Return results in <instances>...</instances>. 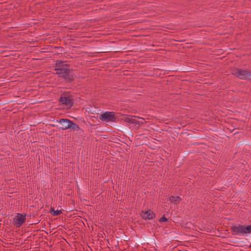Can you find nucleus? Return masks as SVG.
I'll return each instance as SVG.
<instances>
[{
	"instance_id": "nucleus-5",
	"label": "nucleus",
	"mask_w": 251,
	"mask_h": 251,
	"mask_svg": "<svg viewBox=\"0 0 251 251\" xmlns=\"http://www.w3.org/2000/svg\"><path fill=\"white\" fill-rule=\"evenodd\" d=\"M99 119L102 121L116 122L118 117L115 112L107 111L101 114Z\"/></svg>"
},
{
	"instance_id": "nucleus-8",
	"label": "nucleus",
	"mask_w": 251,
	"mask_h": 251,
	"mask_svg": "<svg viewBox=\"0 0 251 251\" xmlns=\"http://www.w3.org/2000/svg\"><path fill=\"white\" fill-rule=\"evenodd\" d=\"M140 215L145 220H152L156 217V214L151 209H148L147 211L142 210Z\"/></svg>"
},
{
	"instance_id": "nucleus-12",
	"label": "nucleus",
	"mask_w": 251,
	"mask_h": 251,
	"mask_svg": "<svg viewBox=\"0 0 251 251\" xmlns=\"http://www.w3.org/2000/svg\"><path fill=\"white\" fill-rule=\"evenodd\" d=\"M181 224V226L182 227H184V228H186L187 229H191L193 226V225L190 222H182Z\"/></svg>"
},
{
	"instance_id": "nucleus-13",
	"label": "nucleus",
	"mask_w": 251,
	"mask_h": 251,
	"mask_svg": "<svg viewBox=\"0 0 251 251\" xmlns=\"http://www.w3.org/2000/svg\"><path fill=\"white\" fill-rule=\"evenodd\" d=\"M244 235L251 233V225L247 226H244Z\"/></svg>"
},
{
	"instance_id": "nucleus-4",
	"label": "nucleus",
	"mask_w": 251,
	"mask_h": 251,
	"mask_svg": "<svg viewBox=\"0 0 251 251\" xmlns=\"http://www.w3.org/2000/svg\"><path fill=\"white\" fill-rule=\"evenodd\" d=\"M59 102L69 108H71L74 103L73 96L69 92H65L62 94L59 99Z\"/></svg>"
},
{
	"instance_id": "nucleus-2",
	"label": "nucleus",
	"mask_w": 251,
	"mask_h": 251,
	"mask_svg": "<svg viewBox=\"0 0 251 251\" xmlns=\"http://www.w3.org/2000/svg\"><path fill=\"white\" fill-rule=\"evenodd\" d=\"M232 75L242 80H251V70H244L237 67L231 69Z\"/></svg>"
},
{
	"instance_id": "nucleus-6",
	"label": "nucleus",
	"mask_w": 251,
	"mask_h": 251,
	"mask_svg": "<svg viewBox=\"0 0 251 251\" xmlns=\"http://www.w3.org/2000/svg\"><path fill=\"white\" fill-rule=\"evenodd\" d=\"M25 214L18 213L17 215L13 218V224L17 227H20L25 221Z\"/></svg>"
},
{
	"instance_id": "nucleus-3",
	"label": "nucleus",
	"mask_w": 251,
	"mask_h": 251,
	"mask_svg": "<svg viewBox=\"0 0 251 251\" xmlns=\"http://www.w3.org/2000/svg\"><path fill=\"white\" fill-rule=\"evenodd\" d=\"M57 122L59 123V125L57 126L59 127V129L62 130L71 128L74 130L78 131L80 129V128L77 125L67 119H61L59 121H57Z\"/></svg>"
},
{
	"instance_id": "nucleus-15",
	"label": "nucleus",
	"mask_w": 251,
	"mask_h": 251,
	"mask_svg": "<svg viewBox=\"0 0 251 251\" xmlns=\"http://www.w3.org/2000/svg\"><path fill=\"white\" fill-rule=\"evenodd\" d=\"M109 51V50L108 49H99L97 50V52H107Z\"/></svg>"
},
{
	"instance_id": "nucleus-9",
	"label": "nucleus",
	"mask_w": 251,
	"mask_h": 251,
	"mask_svg": "<svg viewBox=\"0 0 251 251\" xmlns=\"http://www.w3.org/2000/svg\"><path fill=\"white\" fill-rule=\"evenodd\" d=\"M125 121L128 123L134 124L136 128H139L141 125L144 124L143 122L139 121L136 119L133 118L127 117L125 119Z\"/></svg>"
},
{
	"instance_id": "nucleus-17",
	"label": "nucleus",
	"mask_w": 251,
	"mask_h": 251,
	"mask_svg": "<svg viewBox=\"0 0 251 251\" xmlns=\"http://www.w3.org/2000/svg\"><path fill=\"white\" fill-rule=\"evenodd\" d=\"M168 220V219L167 218H166L164 215H163L162 217H161L159 220V221L161 223V222H167Z\"/></svg>"
},
{
	"instance_id": "nucleus-14",
	"label": "nucleus",
	"mask_w": 251,
	"mask_h": 251,
	"mask_svg": "<svg viewBox=\"0 0 251 251\" xmlns=\"http://www.w3.org/2000/svg\"><path fill=\"white\" fill-rule=\"evenodd\" d=\"M147 242H148V244H150V245L153 246L156 245L155 240L154 239H151L148 237H146Z\"/></svg>"
},
{
	"instance_id": "nucleus-16",
	"label": "nucleus",
	"mask_w": 251,
	"mask_h": 251,
	"mask_svg": "<svg viewBox=\"0 0 251 251\" xmlns=\"http://www.w3.org/2000/svg\"><path fill=\"white\" fill-rule=\"evenodd\" d=\"M146 240V237L142 240H138L137 241V243L142 245H144L145 244V243L147 242V241Z\"/></svg>"
},
{
	"instance_id": "nucleus-11",
	"label": "nucleus",
	"mask_w": 251,
	"mask_h": 251,
	"mask_svg": "<svg viewBox=\"0 0 251 251\" xmlns=\"http://www.w3.org/2000/svg\"><path fill=\"white\" fill-rule=\"evenodd\" d=\"M50 212L53 216H58V215H60L62 213V210H55V209L53 207H51Z\"/></svg>"
},
{
	"instance_id": "nucleus-10",
	"label": "nucleus",
	"mask_w": 251,
	"mask_h": 251,
	"mask_svg": "<svg viewBox=\"0 0 251 251\" xmlns=\"http://www.w3.org/2000/svg\"><path fill=\"white\" fill-rule=\"evenodd\" d=\"M181 200L179 196H171L169 198L170 201L175 204H178Z\"/></svg>"
},
{
	"instance_id": "nucleus-7",
	"label": "nucleus",
	"mask_w": 251,
	"mask_h": 251,
	"mask_svg": "<svg viewBox=\"0 0 251 251\" xmlns=\"http://www.w3.org/2000/svg\"><path fill=\"white\" fill-rule=\"evenodd\" d=\"M230 230L232 235H244V225L232 226Z\"/></svg>"
},
{
	"instance_id": "nucleus-1",
	"label": "nucleus",
	"mask_w": 251,
	"mask_h": 251,
	"mask_svg": "<svg viewBox=\"0 0 251 251\" xmlns=\"http://www.w3.org/2000/svg\"><path fill=\"white\" fill-rule=\"evenodd\" d=\"M71 65L65 62L58 60L56 61L54 71L55 74L60 78L63 79L66 83H71L74 81L76 75L74 70L70 68Z\"/></svg>"
},
{
	"instance_id": "nucleus-18",
	"label": "nucleus",
	"mask_w": 251,
	"mask_h": 251,
	"mask_svg": "<svg viewBox=\"0 0 251 251\" xmlns=\"http://www.w3.org/2000/svg\"><path fill=\"white\" fill-rule=\"evenodd\" d=\"M138 118L141 119H142V120H144V119H143V118H140V117H138Z\"/></svg>"
}]
</instances>
